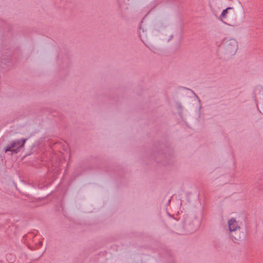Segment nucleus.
<instances>
[{
  "label": "nucleus",
  "instance_id": "obj_1",
  "mask_svg": "<svg viewBox=\"0 0 263 263\" xmlns=\"http://www.w3.org/2000/svg\"><path fill=\"white\" fill-rule=\"evenodd\" d=\"M27 139H24L21 140H16L12 141L10 145L7 147L5 152L12 151L17 153L21 148H22L26 142Z\"/></svg>",
  "mask_w": 263,
  "mask_h": 263
},
{
  "label": "nucleus",
  "instance_id": "obj_2",
  "mask_svg": "<svg viewBox=\"0 0 263 263\" xmlns=\"http://www.w3.org/2000/svg\"><path fill=\"white\" fill-rule=\"evenodd\" d=\"M224 46L227 52L231 54H234L238 48V43L235 39H230L226 41Z\"/></svg>",
  "mask_w": 263,
  "mask_h": 263
},
{
  "label": "nucleus",
  "instance_id": "obj_3",
  "mask_svg": "<svg viewBox=\"0 0 263 263\" xmlns=\"http://www.w3.org/2000/svg\"><path fill=\"white\" fill-rule=\"evenodd\" d=\"M229 232L231 233L237 232L240 229L238 222L234 218H232L228 221Z\"/></svg>",
  "mask_w": 263,
  "mask_h": 263
},
{
  "label": "nucleus",
  "instance_id": "obj_4",
  "mask_svg": "<svg viewBox=\"0 0 263 263\" xmlns=\"http://www.w3.org/2000/svg\"><path fill=\"white\" fill-rule=\"evenodd\" d=\"M234 14L235 11L234 8L233 7H228L222 11L220 15V17L221 20H225Z\"/></svg>",
  "mask_w": 263,
  "mask_h": 263
},
{
  "label": "nucleus",
  "instance_id": "obj_5",
  "mask_svg": "<svg viewBox=\"0 0 263 263\" xmlns=\"http://www.w3.org/2000/svg\"><path fill=\"white\" fill-rule=\"evenodd\" d=\"M231 237L233 240H238L240 238V237L239 235H238L237 237H235V236H234L232 234H231Z\"/></svg>",
  "mask_w": 263,
  "mask_h": 263
},
{
  "label": "nucleus",
  "instance_id": "obj_6",
  "mask_svg": "<svg viewBox=\"0 0 263 263\" xmlns=\"http://www.w3.org/2000/svg\"><path fill=\"white\" fill-rule=\"evenodd\" d=\"M194 95H195V97L197 98V99L199 103H200V99H199V97H198V96H197L195 93H194Z\"/></svg>",
  "mask_w": 263,
  "mask_h": 263
},
{
  "label": "nucleus",
  "instance_id": "obj_7",
  "mask_svg": "<svg viewBox=\"0 0 263 263\" xmlns=\"http://www.w3.org/2000/svg\"><path fill=\"white\" fill-rule=\"evenodd\" d=\"M159 26H156V29L159 30Z\"/></svg>",
  "mask_w": 263,
  "mask_h": 263
},
{
  "label": "nucleus",
  "instance_id": "obj_8",
  "mask_svg": "<svg viewBox=\"0 0 263 263\" xmlns=\"http://www.w3.org/2000/svg\"><path fill=\"white\" fill-rule=\"evenodd\" d=\"M178 106L179 108H182V106L180 104H179Z\"/></svg>",
  "mask_w": 263,
  "mask_h": 263
},
{
  "label": "nucleus",
  "instance_id": "obj_9",
  "mask_svg": "<svg viewBox=\"0 0 263 263\" xmlns=\"http://www.w3.org/2000/svg\"><path fill=\"white\" fill-rule=\"evenodd\" d=\"M172 37H173V35H171V38H170V39H169L168 40V41H170V40L172 38Z\"/></svg>",
  "mask_w": 263,
  "mask_h": 263
}]
</instances>
